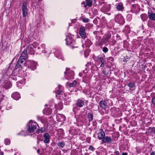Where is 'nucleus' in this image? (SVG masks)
Wrapping results in <instances>:
<instances>
[{
	"instance_id": "f257e3e1",
	"label": "nucleus",
	"mask_w": 155,
	"mask_h": 155,
	"mask_svg": "<svg viewBox=\"0 0 155 155\" xmlns=\"http://www.w3.org/2000/svg\"><path fill=\"white\" fill-rule=\"evenodd\" d=\"M99 5L101 6V10L102 12L108 15L111 14L110 12H109L111 9L110 5L105 2H100Z\"/></svg>"
},
{
	"instance_id": "f03ea898",
	"label": "nucleus",
	"mask_w": 155,
	"mask_h": 155,
	"mask_svg": "<svg viewBox=\"0 0 155 155\" xmlns=\"http://www.w3.org/2000/svg\"><path fill=\"white\" fill-rule=\"evenodd\" d=\"M73 35L70 34H68L66 35V38L65 39L66 41V44L67 45H70V46L74 48L77 47L74 46L73 45L75 44V41L72 39Z\"/></svg>"
},
{
	"instance_id": "7ed1b4c3",
	"label": "nucleus",
	"mask_w": 155,
	"mask_h": 155,
	"mask_svg": "<svg viewBox=\"0 0 155 155\" xmlns=\"http://www.w3.org/2000/svg\"><path fill=\"white\" fill-rule=\"evenodd\" d=\"M36 122L30 120L28 124L27 131L30 133L33 132L36 129Z\"/></svg>"
},
{
	"instance_id": "20e7f679",
	"label": "nucleus",
	"mask_w": 155,
	"mask_h": 155,
	"mask_svg": "<svg viewBox=\"0 0 155 155\" xmlns=\"http://www.w3.org/2000/svg\"><path fill=\"white\" fill-rule=\"evenodd\" d=\"M28 67L32 70H34L36 69L37 63L33 61L28 60L25 62Z\"/></svg>"
},
{
	"instance_id": "39448f33",
	"label": "nucleus",
	"mask_w": 155,
	"mask_h": 155,
	"mask_svg": "<svg viewBox=\"0 0 155 155\" xmlns=\"http://www.w3.org/2000/svg\"><path fill=\"white\" fill-rule=\"evenodd\" d=\"M65 78L68 80L72 78L74 75V72L69 69L66 68V71L64 72Z\"/></svg>"
},
{
	"instance_id": "423d86ee",
	"label": "nucleus",
	"mask_w": 155,
	"mask_h": 155,
	"mask_svg": "<svg viewBox=\"0 0 155 155\" xmlns=\"http://www.w3.org/2000/svg\"><path fill=\"white\" fill-rule=\"evenodd\" d=\"M115 20L116 22L120 24H123L125 22L124 18L120 14L117 15L115 18Z\"/></svg>"
},
{
	"instance_id": "0eeeda50",
	"label": "nucleus",
	"mask_w": 155,
	"mask_h": 155,
	"mask_svg": "<svg viewBox=\"0 0 155 155\" xmlns=\"http://www.w3.org/2000/svg\"><path fill=\"white\" fill-rule=\"evenodd\" d=\"M88 101L83 98L79 99L76 101V105L78 107H82L84 105L85 103L87 104Z\"/></svg>"
},
{
	"instance_id": "6e6552de",
	"label": "nucleus",
	"mask_w": 155,
	"mask_h": 155,
	"mask_svg": "<svg viewBox=\"0 0 155 155\" xmlns=\"http://www.w3.org/2000/svg\"><path fill=\"white\" fill-rule=\"evenodd\" d=\"M12 71V70L10 67L9 66L8 69H6L4 71V74L3 75L2 78V79H5V78L8 77L9 76H10L11 73Z\"/></svg>"
},
{
	"instance_id": "1a4fd4ad",
	"label": "nucleus",
	"mask_w": 155,
	"mask_h": 155,
	"mask_svg": "<svg viewBox=\"0 0 155 155\" xmlns=\"http://www.w3.org/2000/svg\"><path fill=\"white\" fill-rule=\"evenodd\" d=\"M85 31V28L84 27H81L79 29V35L83 39H85L87 37V33Z\"/></svg>"
},
{
	"instance_id": "9d476101",
	"label": "nucleus",
	"mask_w": 155,
	"mask_h": 155,
	"mask_svg": "<svg viewBox=\"0 0 155 155\" xmlns=\"http://www.w3.org/2000/svg\"><path fill=\"white\" fill-rule=\"evenodd\" d=\"M28 11L27 3L26 2H23L22 4V11L23 17H26L27 16Z\"/></svg>"
},
{
	"instance_id": "9b49d317",
	"label": "nucleus",
	"mask_w": 155,
	"mask_h": 155,
	"mask_svg": "<svg viewBox=\"0 0 155 155\" xmlns=\"http://www.w3.org/2000/svg\"><path fill=\"white\" fill-rule=\"evenodd\" d=\"M27 53L25 49L22 53L20 57L18 60L21 61H22L23 62L27 58Z\"/></svg>"
},
{
	"instance_id": "f8f14e48",
	"label": "nucleus",
	"mask_w": 155,
	"mask_h": 155,
	"mask_svg": "<svg viewBox=\"0 0 155 155\" xmlns=\"http://www.w3.org/2000/svg\"><path fill=\"white\" fill-rule=\"evenodd\" d=\"M23 63V62L22 61H21L18 60L15 67V69L13 71V72H15L17 69L20 70L22 69V66L24 65Z\"/></svg>"
},
{
	"instance_id": "ddd939ff",
	"label": "nucleus",
	"mask_w": 155,
	"mask_h": 155,
	"mask_svg": "<svg viewBox=\"0 0 155 155\" xmlns=\"http://www.w3.org/2000/svg\"><path fill=\"white\" fill-rule=\"evenodd\" d=\"M97 135L98 139L102 140L105 136V133L103 130L100 129L98 130Z\"/></svg>"
},
{
	"instance_id": "4468645a",
	"label": "nucleus",
	"mask_w": 155,
	"mask_h": 155,
	"mask_svg": "<svg viewBox=\"0 0 155 155\" xmlns=\"http://www.w3.org/2000/svg\"><path fill=\"white\" fill-rule=\"evenodd\" d=\"M43 142L45 143H48L50 142V136L48 133H45L43 135Z\"/></svg>"
},
{
	"instance_id": "2eb2a0df",
	"label": "nucleus",
	"mask_w": 155,
	"mask_h": 155,
	"mask_svg": "<svg viewBox=\"0 0 155 155\" xmlns=\"http://www.w3.org/2000/svg\"><path fill=\"white\" fill-rule=\"evenodd\" d=\"M56 118L57 120L59 122H63L65 120V116L61 114H57L56 115Z\"/></svg>"
},
{
	"instance_id": "dca6fc26",
	"label": "nucleus",
	"mask_w": 155,
	"mask_h": 155,
	"mask_svg": "<svg viewBox=\"0 0 155 155\" xmlns=\"http://www.w3.org/2000/svg\"><path fill=\"white\" fill-rule=\"evenodd\" d=\"M102 141L103 143H107L110 144L112 141L111 137L108 136L104 137L102 140Z\"/></svg>"
},
{
	"instance_id": "f3484780",
	"label": "nucleus",
	"mask_w": 155,
	"mask_h": 155,
	"mask_svg": "<svg viewBox=\"0 0 155 155\" xmlns=\"http://www.w3.org/2000/svg\"><path fill=\"white\" fill-rule=\"evenodd\" d=\"M3 87L5 88V89H7L10 88L12 84L9 81H8L5 80L2 84Z\"/></svg>"
},
{
	"instance_id": "a211bd4d",
	"label": "nucleus",
	"mask_w": 155,
	"mask_h": 155,
	"mask_svg": "<svg viewBox=\"0 0 155 155\" xmlns=\"http://www.w3.org/2000/svg\"><path fill=\"white\" fill-rule=\"evenodd\" d=\"M11 96L12 98L16 100H18L21 97L20 94L17 92L13 93Z\"/></svg>"
},
{
	"instance_id": "6ab92c4d",
	"label": "nucleus",
	"mask_w": 155,
	"mask_h": 155,
	"mask_svg": "<svg viewBox=\"0 0 155 155\" xmlns=\"http://www.w3.org/2000/svg\"><path fill=\"white\" fill-rule=\"evenodd\" d=\"M25 50L28 53H30L31 54H34L35 53V51L31 45H30L26 47Z\"/></svg>"
},
{
	"instance_id": "aec40b11",
	"label": "nucleus",
	"mask_w": 155,
	"mask_h": 155,
	"mask_svg": "<svg viewBox=\"0 0 155 155\" xmlns=\"http://www.w3.org/2000/svg\"><path fill=\"white\" fill-rule=\"evenodd\" d=\"M100 106L101 107L104 109H106L107 107V103L105 101H101L99 102Z\"/></svg>"
},
{
	"instance_id": "412c9836",
	"label": "nucleus",
	"mask_w": 155,
	"mask_h": 155,
	"mask_svg": "<svg viewBox=\"0 0 155 155\" xmlns=\"http://www.w3.org/2000/svg\"><path fill=\"white\" fill-rule=\"evenodd\" d=\"M116 8L118 11H122L124 9V7L122 2H120L116 4Z\"/></svg>"
},
{
	"instance_id": "4be33fe9",
	"label": "nucleus",
	"mask_w": 155,
	"mask_h": 155,
	"mask_svg": "<svg viewBox=\"0 0 155 155\" xmlns=\"http://www.w3.org/2000/svg\"><path fill=\"white\" fill-rule=\"evenodd\" d=\"M55 55L56 57L58 59H61L62 60H63V57L60 51H56L55 52Z\"/></svg>"
},
{
	"instance_id": "5701e85b",
	"label": "nucleus",
	"mask_w": 155,
	"mask_h": 155,
	"mask_svg": "<svg viewBox=\"0 0 155 155\" xmlns=\"http://www.w3.org/2000/svg\"><path fill=\"white\" fill-rule=\"evenodd\" d=\"M51 109L48 108L45 109L43 110V113L47 115H48L51 114Z\"/></svg>"
},
{
	"instance_id": "b1692460",
	"label": "nucleus",
	"mask_w": 155,
	"mask_h": 155,
	"mask_svg": "<svg viewBox=\"0 0 155 155\" xmlns=\"http://www.w3.org/2000/svg\"><path fill=\"white\" fill-rule=\"evenodd\" d=\"M148 17L150 19L155 21V13H150L148 12Z\"/></svg>"
},
{
	"instance_id": "393cba45",
	"label": "nucleus",
	"mask_w": 155,
	"mask_h": 155,
	"mask_svg": "<svg viewBox=\"0 0 155 155\" xmlns=\"http://www.w3.org/2000/svg\"><path fill=\"white\" fill-rule=\"evenodd\" d=\"M123 31L126 35L130 33V27L128 26H125V27L123 30Z\"/></svg>"
},
{
	"instance_id": "a878e982",
	"label": "nucleus",
	"mask_w": 155,
	"mask_h": 155,
	"mask_svg": "<svg viewBox=\"0 0 155 155\" xmlns=\"http://www.w3.org/2000/svg\"><path fill=\"white\" fill-rule=\"evenodd\" d=\"M140 17L142 21L143 22L146 21L148 18L147 15L145 13H143L141 14L140 15Z\"/></svg>"
},
{
	"instance_id": "bb28decb",
	"label": "nucleus",
	"mask_w": 155,
	"mask_h": 155,
	"mask_svg": "<svg viewBox=\"0 0 155 155\" xmlns=\"http://www.w3.org/2000/svg\"><path fill=\"white\" fill-rule=\"evenodd\" d=\"M58 87L59 89V90L55 91V93L57 94L56 95H59L60 94H63L64 93L62 91V88L61 87V86L60 85H59Z\"/></svg>"
},
{
	"instance_id": "cd10ccee",
	"label": "nucleus",
	"mask_w": 155,
	"mask_h": 155,
	"mask_svg": "<svg viewBox=\"0 0 155 155\" xmlns=\"http://www.w3.org/2000/svg\"><path fill=\"white\" fill-rule=\"evenodd\" d=\"M92 44L91 41L89 40H87L85 41L84 45L83 44L82 46L85 45L86 47H89Z\"/></svg>"
},
{
	"instance_id": "c85d7f7f",
	"label": "nucleus",
	"mask_w": 155,
	"mask_h": 155,
	"mask_svg": "<svg viewBox=\"0 0 155 155\" xmlns=\"http://www.w3.org/2000/svg\"><path fill=\"white\" fill-rule=\"evenodd\" d=\"M15 72H13H13L12 74L11 75H10V77L13 80H17V78H18V77H17V75H14V73Z\"/></svg>"
},
{
	"instance_id": "c756f323",
	"label": "nucleus",
	"mask_w": 155,
	"mask_h": 155,
	"mask_svg": "<svg viewBox=\"0 0 155 155\" xmlns=\"http://www.w3.org/2000/svg\"><path fill=\"white\" fill-rule=\"evenodd\" d=\"M88 118L89 122L93 120V117L92 113H89L88 114Z\"/></svg>"
},
{
	"instance_id": "7c9ffc66",
	"label": "nucleus",
	"mask_w": 155,
	"mask_h": 155,
	"mask_svg": "<svg viewBox=\"0 0 155 155\" xmlns=\"http://www.w3.org/2000/svg\"><path fill=\"white\" fill-rule=\"evenodd\" d=\"M93 0H86V5L89 7H91L92 5Z\"/></svg>"
},
{
	"instance_id": "2f4dec72",
	"label": "nucleus",
	"mask_w": 155,
	"mask_h": 155,
	"mask_svg": "<svg viewBox=\"0 0 155 155\" xmlns=\"http://www.w3.org/2000/svg\"><path fill=\"white\" fill-rule=\"evenodd\" d=\"M77 82L75 80L72 83H70L69 84V86L70 87H74L76 86Z\"/></svg>"
},
{
	"instance_id": "473e14b6",
	"label": "nucleus",
	"mask_w": 155,
	"mask_h": 155,
	"mask_svg": "<svg viewBox=\"0 0 155 155\" xmlns=\"http://www.w3.org/2000/svg\"><path fill=\"white\" fill-rule=\"evenodd\" d=\"M138 7V6L137 5L133 4L132 5V9L131 10H133V12H134L135 11H137L136 8Z\"/></svg>"
},
{
	"instance_id": "72a5a7b5",
	"label": "nucleus",
	"mask_w": 155,
	"mask_h": 155,
	"mask_svg": "<svg viewBox=\"0 0 155 155\" xmlns=\"http://www.w3.org/2000/svg\"><path fill=\"white\" fill-rule=\"evenodd\" d=\"M58 146L60 148H63L64 147L65 144L64 142H59L58 143Z\"/></svg>"
},
{
	"instance_id": "f704fd0d",
	"label": "nucleus",
	"mask_w": 155,
	"mask_h": 155,
	"mask_svg": "<svg viewBox=\"0 0 155 155\" xmlns=\"http://www.w3.org/2000/svg\"><path fill=\"white\" fill-rule=\"evenodd\" d=\"M98 59L100 61L101 64L106 63L105 59H104L103 57H100Z\"/></svg>"
},
{
	"instance_id": "c9c22d12",
	"label": "nucleus",
	"mask_w": 155,
	"mask_h": 155,
	"mask_svg": "<svg viewBox=\"0 0 155 155\" xmlns=\"http://www.w3.org/2000/svg\"><path fill=\"white\" fill-rule=\"evenodd\" d=\"M4 143L6 145H8L10 144V141L9 139H5V140Z\"/></svg>"
},
{
	"instance_id": "e433bc0d",
	"label": "nucleus",
	"mask_w": 155,
	"mask_h": 155,
	"mask_svg": "<svg viewBox=\"0 0 155 155\" xmlns=\"http://www.w3.org/2000/svg\"><path fill=\"white\" fill-rule=\"evenodd\" d=\"M135 84L134 83L132 82L130 83L128 85V86L131 88H133Z\"/></svg>"
},
{
	"instance_id": "4c0bfd02",
	"label": "nucleus",
	"mask_w": 155,
	"mask_h": 155,
	"mask_svg": "<svg viewBox=\"0 0 155 155\" xmlns=\"http://www.w3.org/2000/svg\"><path fill=\"white\" fill-rule=\"evenodd\" d=\"M111 36V35L110 34H109L107 35L104 38L105 40L107 41L110 38Z\"/></svg>"
},
{
	"instance_id": "58836bf2",
	"label": "nucleus",
	"mask_w": 155,
	"mask_h": 155,
	"mask_svg": "<svg viewBox=\"0 0 155 155\" xmlns=\"http://www.w3.org/2000/svg\"><path fill=\"white\" fill-rule=\"evenodd\" d=\"M108 51V48L106 47H104L102 49V51L104 53L107 52Z\"/></svg>"
},
{
	"instance_id": "ea45409f",
	"label": "nucleus",
	"mask_w": 155,
	"mask_h": 155,
	"mask_svg": "<svg viewBox=\"0 0 155 155\" xmlns=\"http://www.w3.org/2000/svg\"><path fill=\"white\" fill-rule=\"evenodd\" d=\"M44 130L42 129H40V130H37L36 131V133L37 134H38L40 133H42L44 132Z\"/></svg>"
},
{
	"instance_id": "a19ab883",
	"label": "nucleus",
	"mask_w": 155,
	"mask_h": 155,
	"mask_svg": "<svg viewBox=\"0 0 155 155\" xmlns=\"http://www.w3.org/2000/svg\"><path fill=\"white\" fill-rule=\"evenodd\" d=\"M130 59V58H128L127 56H126V57H124L123 60V61H124V62H127V61H128Z\"/></svg>"
},
{
	"instance_id": "79ce46f5",
	"label": "nucleus",
	"mask_w": 155,
	"mask_h": 155,
	"mask_svg": "<svg viewBox=\"0 0 155 155\" xmlns=\"http://www.w3.org/2000/svg\"><path fill=\"white\" fill-rule=\"evenodd\" d=\"M152 104L154 105L155 107V97H153L151 99Z\"/></svg>"
},
{
	"instance_id": "37998d69",
	"label": "nucleus",
	"mask_w": 155,
	"mask_h": 155,
	"mask_svg": "<svg viewBox=\"0 0 155 155\" xmlns=\"http://www.w3.org/2000/svg\"><path fill=\"white\" fill-rule=\"evenodd\" d=\"M89 19L87 18H83L82 20L83 22L85 23H87L89 21Z\"/></svg>"
},
{
	"instance_id": "c03bdc74",
	"label": "nucleus",
	"mask_w": 155,
	"mask_h": 155,
	"mask_svg": "<svg viewBox=\"0 0 155 155\" xmlns=\"http://www.w3.org/2000/svg\"><path fill=\"white\" fill-rule=\"evenodd\" d=\"M38 44L37 42H34L32 45H31L32 46V47H34V48H36L37 46H38Z\"/></svg>"
},
{
	"instance_id": "a18cd8bd",
	"label": "nucleus",
	"mask_w": 155,
	"mask_h": 155,
	"mask_svg": "<svg viewBox=\"0 0 155 155\" xmlns=\"http://www.w3.org/2000/svg\"><path fill=\"white\" fill-rule=\"evenodd\" d=\"M88 149L89 150L93 151L95 150V149L92 146L90 145Z\"/></svg>"
},
{
	"instance_id": "49530a36",
	"label": "nucleus",
	"mask_w": 155,
	"mask_h": 155,
	"mask_svg": "<svg viewBox=\"0 0 155 155\" xmlns=\"http://www.w3.org/2000/svg\"><path fill=\"white\" fill-rule=\"evenodd\" d=\"M102 73L105 75H107L108 74V73L104 70L102 71Z\"/></svg>"
},
{
	"instance_id": "de8ad7c7",
	"label": "nucleus",
	"mask_w": 155,
	"mask_h": 155,
	"mask_svg": "<svg viewBox=\"0 0 155 155\" xmlns=\"http://www.w3.org/2000/svg\"><path fill=\"white\" fill-rule=\"evenodd\" d=\"M107 60H110L111 61H113L114 60L113 58L112 57H110L107 58Z\"/></svg>"
},
{
	"instance_id": "09e8293b",
	"label": "nucleus",
	"mask_w": 155,
	"mask_h": 155,
	"mask_svg": "<svg viewBox=\"0 0 155 155\" xmlns=\"http://www.w3.org/2000/svg\"><path fill=\"white\" fill-rule=\"evenodd\" d=\"M114 153L116 155H119L120 154L119 152L118 151H115Z\"/></svg>"
},
{
	"instance_id": "8fccbe9b",
	"label": "nucleus",
	"mask_w": 155,
	"mask_h": 155,
	"mask_svg": "<svg viewBox=\"0 0 155 155\" xmlns=\"http://www.w3.org/2000/svg\"><path fill=\"white\" fill-rule=\"evenodd\" d=\"M41 47L42 48H44L45 47V45L44 44H42L41 45Z\"/></svg>"
},
{
	"instance_id": "3c124183",
	"label": "nucleus",
	"mask_w": 155,
	"mask_h": 155,
	"mask_svg": "<svg viewBox=\"0 0 155 155\" xmlns=\"http://www.w3.org/2000/svg\"><path fill=\"white\" fill-rule=\"evenodd\" d=\"M105 64H106V63L101 64L100 65V67H104V66H105Z\"/></svg>"
},
{
	"instance_id": "603ef678",
	"label": "nucleus",
	"mask_w": 155,
	"mask_h": 155,
	"mask_svg": "<svg viewBox=\"0 0 155 155\" xmlns=\"http://www.w3.org/2000/svg\"><path fill=\"white\" fill-rule=\"evenodd\" d=\"M155 155V151H154L150 153V155Z\"/></svg>"
},
{
	"instance_id": "864d4df0",
	"label": "nucleus",
	"mask_w": 155,
	"mask_h": 155,
	"mask_svg": "<svg viewBox=\"0 0 155 155\" xmlns=\"http://www.w3.org/2000/svg\"><path fill=\"white\" fill-rule=\"evenodd\" d=\"M21 84L20 82H18L17 83V87L19 86Z\"/></svg>"
},
{
	"instance_id": "5fc2aeb1",
	"label": "nucleus",
	"mask_w": 155,
	"mask_h": 155,
	"mask_svg": "<svg viewBox=\"0 0 155 155\" xmlns=\"http://www.w3.org/2000/svg\"><path fill=\"white\" fill-rule=\"evenodd\" d=\"M50 53H51V52H49L47 54H46L45 56L47 57H48L49 56V54H50Z\"/></svg>"
},
{
	"instance_id": "6e6d98bb",
	"label": "nucleus",
	"mask_w": 155,
	"mask_h": 155,
	"mask_svg": "<svg viewBox=\"0 0 155 155\" xmlns=\"http://www.w3.org/2000/svg\"><path fill=\"white\" fill-rule=\"evenodd\" d=\"M46 52L47 51L45 50H43L42 51V53L44 54L46 53Z\"/></svg>"
},
{
	"instance_id": "4d7b16f0",
	"label": "nucleus",
	"mask_w": 155,
	"mask_h": 155,
	"mask_svg": "<svg viewBox=\"0 0 155 155\" xmlns=\"http://www.w3.org/2000/svg\"><path fill=\"white\" fill-rule=\"evenodd\" d=\"M122 155H127V153H122Z\"/></svg>"
},
{
	"instance_id": "13d9d810",
	"label": "nucleus",
	"mask_w": 155,
	"mask_h": 155,
	"mask_svg": "<svg viewBox=\"0 0 155 155\" xmlns=\"http://www.w3.org/2000/svg\"><path fill=\"white\" fill-rule=\"evenodd\" d=\"M37 139L38 141L40 140V138L38 136L37 137Z\"/></svg>"
},
{
	"instance_id": "bf43d9fd",
	"label": "nucleus",
	"mask_w": 155,
	"mask_h": 155,
	"mask_svg": "<svg viewBox=\"0 0 155 155\" xmlns=\"http://www.w3.org/2000/svg\"><path fill=\"white\" fill-rule=\"evenodd\" d=\"M3 80H2L0 81V84H1V83L3 82Z\"/></svg>"
},
{
	"instance_id": "052dcab7",
	"label": "nucleus",
	"mask_w": 155,
	"mask_h": 155,
	"mask_svg": "<svg viewBox=\"0 0 155 155\" xmlns=\"http://www.w3.org/2000/svg\"><path fill=\"white\" fill-rule=\"evenodd\" d=\"M97 10H96V12H95L94 13V14L96 15L97 14Z\"/></svg>"
},
{
	"instance_id": "680f3d73",
	"label": "nucleus",
	"mask_w": 155,
	"mask_h": 155,
	"mask_svg": "<svg viewBox=\"0 0 155 155\" xmlns=\"http://www.w3.org/2000/svg\"><path fill=\"white\" fill-rule=\"evenodd\" d=\"M37 118L38 120L40 119V117L39 116H37Z\"/></svg>"
},
{
	"instance_id": "e2e57ef3",
	"label": "nucleus",
	"mask_w": 155,
	"mask_h": 155,
	"mask_svg": "<svg viewBox=\"0 0 155 155\" xmlns=\"http://www.w3.org/2000/svg\"><path fill=\"white\" fill-rule=\"evenodd\" d=\"M84 55H85V56L86 57H87V56L86 55V53H85V52H84ZM88 56V55L87 56Z\"/></svg>"
},
{
	"instance_id": "0e129e2a",
	"label": "nucleus",
	"mask_w": 155,
	"mask_h": 155,
	"mask_svg": "<svg viewBox=\"0 0 155 155\" xmlns=\"http://www.w3.org/2000/svg\"><path fill=\"white\" fill-rule=\"evenodd\" d=\"M85 2H82V4H85Z\"/></svg>"
},
{
	"instance_id": "69168bd1",
	"label": "nucleus",
	"mask_w": 155,
	"mask_h": 155,
	"mask_svg": "<svg viewBox=\"0 0 155 155\" xmlns=\"http://www.w3.org/2000/svg\"><path fill=\"white\" fill-rule=\"evenodd\" d=\"M3 153H2L1 154V155H3Z\"/></svg>"
},
{
	"instance_id": "338daca9",
	"label": "nucleus",
	"mask_w": 155,
	"mask_h": 155,
	"mask_svg": "<svg viewBox=\"0 0 155 155\" xmlns=\"http://www.w3.org/2000/svg\"><path fill=\"white\" fill-rule=\"evenodd\" d=\"M42 1V0H39V1L40 2L41 1Z\"/></svg>"
},
{
	"instance_id": "774afa93",
	"label": "nucleus",
	"mask_w": 155,
	"mask_h": 155,
	"mask_svg": "<svg viewBox=\"0 0 155 155\" xmlns=\"http://www.w3.org/2000/svg\"><path fill=\"white\" fill-rule=\"evenodd\" d=\"M38 49H40V47H38Z\"/></svg>"
}]
</instances>
